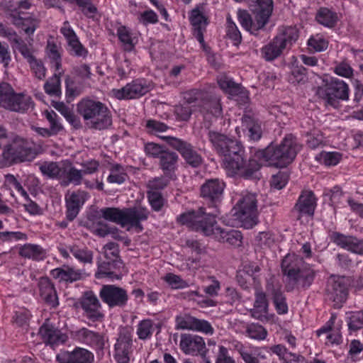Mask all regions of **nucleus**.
Here are the masks:
<instances>
[{"instance_id":"obj_1","label":"nucleus","mask_w":363,"mask_h":363,"mask_svg":"<svg viewBox=\"0 0 363 363\" xmlns=\"http://www.w3.org/2000/svg\"><path fill=\"white\" fill-rule=\"evenodd\" d=\"M300 149L296 138L289 135L279 145L271 144L265 149L258 150L256 156L269 166L283 168L292 162Z\"/></svg>"},{"instance_id":"obj_2","label":"nucleus","mask_w":363,"mask_h":363,"mask_svg":"<svg viewBox=\"0 0 363 363\" xmlns=\"http://www.w3.org/2000/svg\"><path fill=\"white\" fill-rule=\"evenodd\" d=\"M76 110L90 128L101 130L112 125L111 112L100 101L84 98L77 104Z\"/></svg>"},{"instance_id":"obj_3","label":"nucleus","mask_w":363,"mask_h":363,"mask_svg":"<svg viewBox=\"0 0 363 363\" xmlns=\"http://www.w3.org/2000/svg\"><path fill=\"white\" fill-rule=\"evenodd\" d=\"M302 259L293 255H286L282 260L281 269L286 277L287 291H291L294 287L307 289L313 283L315 272L311 268H301L299 264Z\"/></svg>"},{"instance_id":"obj_4","label":"nucleus","mask_w":363,"mask_h":363,"mask_svg":"<svg viewBox=\"0 0 363 363\" xmlns=\"http://www.w3.org/2000/svg\"><path fill=\"white\" fill-rule=\"evenodd\" d=\"M149 213V211L141 206L123 209L107 207L100 210V216L105 220L117 223L122 227L129 225L135 228L138 232L143 230L140 223L148 218Z\"/></svg>"},{"instance_id":"obj_5","label":"nucleus","mask_w":363,"mask_h":363,"mask_svg":"<svg viewBox=\"0 0 363 363\" xmlns=\"http://www.w3.org/2000/svg\"><path fill=\"white\" fill-rule=\"evenodd\" d=\"M37 154L27 140L18 135H13L4 147L0 157V167L32 161Z\"/></svg>"},{"instance_id":"obj_6","label":"nucleus","mask_w":363,"mask_h":363,"mask_svg":"<svg viewBox=\"0 0 363 363\" xmlns=\"http://www.w3.org/2000/svg\"><path fill=\"white\" fill-rule=\"evenodd\" d=\"M218 213V209L213 208V211L207 213L203 207H200L197 210L182 213L177 218V221L206 236L213 235L218 228L216 220Z\"/></svg>"},{"instance_id":"obj_7","label":"nucleus","mask_w":363,"mask_h":363,"mask_svg":"<svg viewBox=\"0 0 363 363\" xmlns=\"http://www.w3.org/2000/svg\"><path fill=\"white\" fill-rule=\"evenodd\" d=\"M231 213L245 228H253L258 222L257 195L250 192L242 193Z\"/></svg>"},{"instance_id":"obj_8","label":"nucleus","mask_w":363,"mask_h":363,"mask_svg":"<svg viewBox=\"0 0 363 363\" xmlns=\"http://www.w3.org/2000/svg\"><path fill=\"white\" fill-rule=\"evenodd\" d=\"M33 106L32 99L23 93H17L7 82L0 83V106L9 111L25 113Z\"/></svg>"},{"instance_id":"obj_9","label":"nucleus","mask_w":363,"mask_h":363,"mask_svg":"<svg viewBox=\"0 0 363 363\" xmlns=\"http://www.w3.org/2000/svg\"><path fill=\"white\" fill-rule=\"evenodd\" d=\"M349 86L344 81L333 79L325 86L318 87L316 94L327 104L337 108L340 101L349 99Z\"/></svg>"},{"instance_id":"obj_10","label":"nucleus","mask_w":363,"mask_h":363,"mask_svg":"<svg viewBox=\"0 0 363 363\" xmlns=\"http://www.w3.org/2000/svg\"><path fill=\"white\" fill-rule=\"evenodd\" d=\"M160 138L172 148L177 150L186 163L191 167L196 168L201 165L203 158L191 143L178 138L169 135H160Z\"/></svg>"},{"instance_id":"obj_11","label":"nucleus","mask_w":363,"mask_h":363,"mask_svg":"<svg viewBox=\"0 0 363 363\" xmlns=\"http://www.w3.org/2000/svg\"><path fill=\"white\" fill-rule=\"evenodd\" d=\"M207 137L214 150L223 157L229 155L231 152H236L240 142L218 131L209 129L207 126Z\"/></svg>"},{"instance_id":"obj_12","label":"nucleus","mask_w":363,"mask_h":363,"mask_svg":"<svg viewBox=\"0 0 363 363\" xmlns=\"http://www.w3.org/2000/svg\"><path fill=\"white\" fill-rule=\"evenodd\" d=\"M99 297L109 308H123L128 301L127 291L114 284H104L100 289Z\"/></svg>"},{"instance_id":"obj_13","label":"nucleus","mask_w":363,"mask_h":363,"mask_svg":"<svg viewBox=\"0 0 363 363\" xmlns=\"http://www.w3.org/2000/svg\"><path fill=\"white\" fill-rule=\"evenodd\" d=\"M225 184L219 179H208L201 186V196L209 207L218 209L220 203Z\"/></svg>"},{"instance_id":"obj_14","label":"nucleus","mask_w":363,"mask_h":363,"mask_svg":"<svg viewBox=\"0 0 363 363\" xmlns=\"http://www.w3.org/2000/svg\"><path fill=\"white\" fill-rule=\"evenodd\" d=\"M150 91V86L145 82L133 81L120 89H113L114 96L118 99H132L139 98Z\"/></svg>"},{"instance_id":"obj_15","label":"nucleus","mask_w":363,"mask_h":363,"mask_svg":"<svg viewBox=\"0 0 363 363\" xmlns=\"http://www.w3.org/2000/svg\"><path fill=\"white\" fill-rule=\"evenodd\" d=\"M80 305L88 319L98 321L104 318V314L100 311L101 303L93 291H89L84 293Z\"/></svg>"},{"instance_id":"obj_16","label":"nucleus","mask_w":363,"mask_h":363,"mask_svg":"<svg viewBox=\"0 0 363 363\" xmlns=\"http://www.w3.org/2000/svg\"><path fill=\"white\" fill-rule=\"evenodd\" d=\"M348 290L342 279H332L327 287L328 298L333 303V307L340 308L347 300Z\"/></svg>"},{"instance_id":"obj_17","label":"nucleus","mask_w":363,"mask_h":363,"mask_svg":"<svg viewBox=\"0 0 363 363\" xmlns=\"http://www.w3.org/2000/svg\"><path fill=\"white\" fill-rule=\"evenodd\" d=\"M30 7L31 4L28 1H20L18 9L15 11L14 13L11 15L13 18V23L17 26H24V31L28 35L33 34L38 26V21L35 18L22 16L23 14V11L30 9Z\"/></svg>"},{"instance_id":"obj_18","label":"nucleus","mask_w":363,"mask_h":363,"mask_svg":"<svg viewBox=\"0 0 363 363\" xmlns=\"http://www.w3.org/2000/svg\"><path fill=\"white\" fill-rule=\"evenodd\" d=\"M58 363H92L94 354L89 350L77 347L73 351H61L56 356Z\"/></svg>"},{"instance_id":"obj_19","label":"nucleus","mask_w":363,"mask_h":363,"mask_svg":"<svg viewBox=\"0 0 363 363\" xmlns=\"http://www.w3.org/2000/svg\"><path fill=\"white\" fill-rule=\"evenodd\" d=\"M176 320L177 326L180 329L199 331L211 335L214 332L209 322L205 320L198 319L189 315H186L183 317H177Z\"/></svg>"},{"instance_id":"obj_20","label":"nucleus","mask_w":363,"mask_h":363,"mask_svg":"<svg viewBox=\"0 0 363 363\" xmlns=\"http://www.w3.org/2000/svg\"><path fill=\"white\" fill-rule=\"evenodd\" d=\"M240 128L244 132H247V135L252 140H258L262 137L261 122L251 111H245L241 118Z\"/></svg>"},{"instance_id":"obj_21","label":"nucleus","mask_w":363,"mask_h":363,"mask_svg":"<svg viewBox=\"0 0 363 363\" xmlns=\"http://www.w3.org/2000/svg\"><path fill=\"white\" fill-rule=\"evenodd\" d=\"M132 350L130 333L126 330L121 331L115 345V357L118 363H128Z\"/></svg>"},{"instance_id":"obj_22","label":"nucleus","mask_w":363,"mask_h":363,"mask_svg":"<svg viewBox=\"0 0 363 363\" xmlns=\"http://www.w3.org/2000/svg\"><path fill=\"white\" fill-rule=\"evenodd\" d=\"M72 336L74 340L96 349H102L104 345V340L101 334L86 328L72 332Z\"/></svg>"},{"instance_id":"obj_23","label":"nucleus","mask_w":363,"mask_h":363,"mask_svg":"<svg viewBox=\"0 0 363 363\" xmlns=\"http://www.w3.org/2000/svg\"><path fill=\"white\" fill-rule=\"evenodd\" d=\"M180 347L186 354L203 353L206 350V344L203 339L198 335L184 334L181 336Z\"/></svg>"},{"instance_id":"obj_24","label":"nucleus","mask_w":363,"mask_h":363,"mask_svg":"<svg viewBox=\"0 0 363 363\" xmlns=\"http://www.w3.org/2000/svg\"><path fill=\"white\" fill-rule=\"evenodd\" d=\"M122 267L123 262L121 259L113 260L107 259L99 264L96 277L98 279L108 278L111 279H120L121 274H119V271Z\"/></svg>"},{"instance_id":"obj_25","label":"nucleus","mask_w":363,"mask_h":363,"mask_svg":"<svg viewBox=\"0 0 363 363\" xmlns=\"http://www.w3.org/2000/svg\"><path fill=\"white\" fill-rule=\"evenodd\" d=\"M245 159V150L241 145L238 146V150L236 152H231L229 155L224 157L223 160V167L225 169L228 175L230 177L236 176L238 172L240 170Z\"/></svg>"},{"instance_id":"obj_26","label":"nucleus","mask_w":363,"mask_h":363,"mask_svg":"<svg viewBox=\"0 0 363 363\" xmlns=\"http://www.w3.org/2000/svg\"><path fill=\"white\" fill-rule=\"evenodd\" d=\"M82 179V172L80 169H77L68 160L62 161V173L60 182L61 186L65 187L69 184L77 186L81 184Z\"/></svg>"},{"instance_id":"obj_27","label":"nucleus","mask_w":363,"mask_h":363,"mask_svg":"<svg viewBox=\"0 0 363 363\" xmlns=\"http://www.w3.org/2000/svg\"><path fill=\"white\" fill-rule=\"evenodd\" d=\"M316 206V199L311 191H303L300 195L294 211L303 215L313 216Z\"/></svg>"},{"instance_id":"obj_28","label":"nucleus","mask_w":363,"mask_h":363,"mask_svg":"<svg viewBox=\"0 0 363 363\" xmlns=\"http://www.w3.org/2000/svg\"><path fill=\"white\" fill-rule=\"evenodd\" d=\"M269 302L266 292L262 288L256 287L254 307L250 310L251 315L257 320H263L267 318Z\"/></svg>"},{"instance_id":"obj_29","label":"nucleus","mask_w":363,"mask_h":363,"mask_svg":"<svg viewBox=\"0 0 363 363\" xmlns=\"http://www.w3.org/2000/svg\"><path fill=\"white\" fill-rule=\"evenodd\" d=\"M274 38L285 50H289L298 40L299 31L296 26H281Z\"/></svg>"},{"instance_id":"obj_30","label":"nucleus","mask_w":363,"mask_h":363,"mask_svg":"<svg viewBox=\"0 0 363 363\" xmlns=\"http://www.w3.org/2000/svg\"><path fill=\"white\" fill-rule=\"evenodd\" d=\"M40 295L47 304L52 308L59 305L58 297L53 284L48 277H43L38 283Z\"/></svg>"},{"instance_id":"obj_31","label":"nucleus","mask_w":363,"mask_h":363,"mask_svg":"<svg viewBox=\"0 0 363 363\" xmlns=\"http://www.w3.org/2000/svg\"><path fill=\"white\" fill-rule=\"evenodd\" d=\"M191 25L194 29V35L199 43H203V31L207 25V18L202 14L199 8L194 9L189 17Z\"/></svg>"},{"instance_id":"obj_32","label":"nucleus","mask_w":363,"mask_h":363,"mask_svg":"<svg viewBox=\"0 0 363 363\" xmlns=\"http://www.w3.org/2000/svg\"><path fill=\"white\" fill-rule=\"evenodd\" d=\"M218 241L227 242L233 246H240L242 243V236L239 230H225L220 227L216 229L213 235Z\"/></svg>"},{"instance_id":"obj_33","label":"nucleus","mask_w":363,"mask_h":363,"mask_svg":"<svg viewBox=\"0 0 363 363\" xmlns=\"http://www.w3.org/2000/svg\"><path fill=\"white\" fill-rule=\"evenodd\" d=\"M160 160V167L164 172L166 177L172 178V174L177 167L179 160L178 155L166 149Z\"/></svg>"},{"instance_id":"obj_34","label":"nucleus","mask_w":363,"mask_h":363,"mask_svg":"<svg viewBox=\"0 0 363 363\" xmlns=\"http://www.w3.org/2000/svg\"><path fill=\"white\" fill-rule=\"evenodd\" d=\"M284 50V47L274 38L261 48L260 52L262 57L266 61L271 62L279 57Z\"/></svg>"},{"instance_id":"obj_35","label":"nucleus","mask_w":363,"mask_h":363,"mask_svg":"<svg viewBox=\"0 0 363 363\" xmlns=\"http://www.w3.org/2000/svg\"><path fill=\"white\" fill-rule=\"evenodd\" d=\"M39 169L44 177L60 182L62 173V162H44L40 164Z\"/></svg>"},{"instance_id":"obj_36","label":"nucleus","mask_w":363,"mask_h":363,"mask_svg":"<svg viewBox=\"0 0 363 363\" xmlns=\"http://www.w3.org/2000/svg\"><path fill=\"white\" fill-rule=\"evenodd\" d=\"M55 278L61 281L74 282L80 280L82 277V271L72 267L57 268L52 271Z\"/></svg>"},{"instance_id":"obj_37","label":"nucleus","mask_w":363,"mask_h":363,"mask_svg":"<svg viewBox=\"0 0 363 363\" xmlns=\"http://www.w3.org/2000/svg\"><path fill=\"white\" fill-rule=\"evenodd\" d=\"M201 112H206L216 118L221 114L222 108L220 101L217 97L206 94L202 101Z\"/></svg>"},{"instance_id":"obj_38","label":"nucleus","mask_w":363,"mask_h":363,"mask_svg":"<svg viewBox=\"0 0 363 363\" xmlns=\"http://www.w3.org/2000/svg\"><path fill=\"white\" fill-rule=\"evenodd\" d=\"M117 35L125 51L130 52L134 49L137 40L128 27L124 26H119L117 28Z\"/></svg>"},{"instance_id":"obj_39","label":"nucleus","mask_w":363,"mask_h":363,"mask_svg":"<svg viewBox=\"0 0 363 363\" xmlns=\"http://www.w3.org/2000/svg\"><path fill=\"white\" fill-rule=\"evenodd\" d=\"M336 316L335 315H332L326 325L317 331V335L319 337L323 334L327 333L326 339L331 344H339L342 340L340 333L338 330H332V326L333 325Z\"/></svg>"},{"instance_id":"obj_40","label":"nucleus","mask_w":363,"mask_h":363,"mask_svg":"<svg viewBox=\"0 0 363 363\" xmlns=\"http://www.w3.org/2000/svg\"><path fill=\"white\" fill-rule=\"evenodd\" d=\"M39 333L43 341L47 344L55 345L58 344L60 342H64V340H62L60 331L52 326H50L48 325H42L40 328Z\"/></svg>"},{"instance_id":"obj_41","label":"nucleus","mask_w":363,"mask_h":363,"mask_svg":"<svg viewBox=\"0 0 363 363\" xmlns=\"http://www.w3.org/2000/svg\"><path fill=\"white\" fill-rule=\"evenodd\" d=\"M68 249L79 262L83 264H92L94 252L86 247H82L74 244L69 245Z\"/></svg>"},{"instance_id":"obj_42","label":"nucleus","mask_w":363,"mask_h":363,"mask_svg":"<svg viewBox=\"0 0 363 363\" xmlns=\"http://www.w3.org/2000/svg\"><path fill=\"white\" fill-rule=\"evenodd\" d=\"M331 240L341 248L353 252L355 245L356 237L346 235L338 232H333L330 235Z\"/></svg>"},{"instance_id":"obj_43","label":"nucleus","mask_w":363,"mask_h":363,"mask_svg":"<svg viewBox=\"0 0 363 363\" xmlns=\"http://www.w3.org/2000/svg\"><path fill=\"white\" fill-rule=\"evenodd\" d=\"M243 163L236 175L246 179L253 178L259 169L260 164L255 159L246 160L245 158Z\"/></svg>"},{"instance_id":"obj_44","label":"nucleus","mask_w":363,"mask_h":363,"mask_svg":"<svg viewBox=\"0 0 363 363\" xmlns=\"http://www.w3.org/2000/svg\"><path fill=\"white\" fill-rule=\"evenodd\" d=\"M67 218L72 221L73 220L79 213V209L83 204V201L79 195L77 194H72L66 202Z\"/></svg>"},{"instance_id":"obj_45","label":"nucleus","mask_w":363,"mask_h":363,"mask_svg":"<svg viewBox=\"0 0 363 363\" xmlns=\"http://www.w3.org/2000/svg\"><path fill=\"white\" fill-rule=\"evenodd\" d=\"M218 84L220 89L233 96L238 95L242 91V87L239 84L225 75H220L218 77Z\"/></svg>"},{"instance_id":"obj_46","label":"nucleus","mask_w":363,"mask_h":363,"mask_svg":"<svg viewBox=\"0 0 363 363\" xmlns=\"http://www.w3.org/2000/svg\"><path fill=\"white\" fill-rule=\"evenodd\" d=\"M46 52L50 60L51 66L55 69V71L61 69L62 59L60 48L55 43L48 41L46 47Z\"/></svg>"},{"instance_id":"obj_47","label":"nucleus","mask_w":363,"mask_h":363,"mask_svg":"<svg viewBox=\"0 0 363 363\" xmlns=\"http://www.w3.org/2000/svg\"><path fill=\"white\" fill-rule=\"evenodd\" d=\"M63 74V71L60 69L55 71V74L50 77L44 85L45 93L50 96H59L60 91V77Z\"/></svg>"},{"instance_id":"obj_48","label":"nucleus","mask_w":363,"mask_h":363,"mask_svg":"<svg viewBox=\"0 0 363 363\" xmlns=\"http://www.w3.org/2000/svg\"><path fill=\"white\" fill-rule=\"evenodd\" d=\"M315 18L319 23L328 28L334 27L337 21V13L327 8H321Z\"/></svg>"},{"instance_id":"obj_49","label":"nucleus","mask_w":363,"mask_h":363,"mask_svg":"<svg viewBox=\"0 0 363 363\" xmlns=\"http://www.w3.org/2000/svg\"><path fill=\"white\" fill-rule=\"evenodd\" d=\"M19 254L26 258L35 260L42 259L43 258V250L37 245L28 244L21 247Z\"/></svg>"},{"instance_id":"obj_50","label":"nucleus","mask_w":363,"mask_h":363,"mask_svg":"<svg viewBox=\"0 0 363 363\" xmlns=\"http://www.w3.org/2000/svg\"><path fill=\"white\" fill-rule=\"evenodd\" d=\"M154 330L155 324L152 320L146 319L139 323L137 328V335L139 339L146 340L150 338Z\"/></svg>"},{"instance_id":"obj_51","label":"nucleus","mask_w":363,"mask_h":363,"mask_svg":"<svg viewBox=\"0 0 363 363\" xmlns=\"http://www.w3.org/2000/svg\"><path fill=\"white\" fill-rule=\"evenodd\" d=\"M246 335L255 340H264L267 337V330L260 325L256 323H251L247 325Z\"/></svg>"},{"instance_id":"obj_52","label":"nucleus","mask_w":363,"mask_h":363,"mask_svg":"<svg viewBox=\"0 0 363 363\" xmlns=\"http://www.w3.org/2000/svg\"><path fill=\"white\" fill-rule=\"evenodd\" d=\"M307 80V72L303 66H294L289 76V82L292 84L304 83Z\"/></svg>"},{"instance_id":"obj_53","label":"nucleus","mask_w":363,"mask_h":363,"mask_svg":"<svg viewBox=\"0 0 363 363\" xmlns=\"http://www.w3.org/2000/svg\"><path fill=\"white\" fill-rule=\"evenodd\" d=\"M341 158L342 155L337 152H322L316 156L317 160L327 166L336 165Z\"/></svg>"},{"instance_id":"obj_54","label":"nucleus","mask_w":363,"mask_h":363,"mask_svg":"<svg viewBox=\"0 0 363 363\" xmlns=\"http://www.w3.org/2000/svg\"><path fill=\"white\" fill-rule=\"evenodd\" d=\"M266 291L272 298L283 294L279 280L274 276L268 278L266 281Z\"/></svg>"},{"instance_id":"obj_55","label":"nucleus","mask_w":363,"mask_h":363,"mask_svg":"<svg viewBox=\"0 0 363 363\" xmlns=\"http://www.w3.org/2000/svg\"><path fill=\"white\" fill-rule=\"evenodd\" d=\"M347 325L349 330L353 331L363 328V311L350 313L348 316Z\"/></svg>"},{"instance_id":"obj_56","label":"nucleus","mask_w":363,"mask_h":363,"mask_svg":"<svg viewBox=\"0 0 363 363\" xmlns=\"http://www.w3.org/2000/svg\"><path fill=\"white\" fill-rule=\"evenodd\" d=\"M126 174L123 172V167L120 164H115L111 169V174L108 177L109 183L121 184L125 180Z\"/></svg>"},{"instance_id":"obj_57","label":"nucleus","mask_w":363,"mask_h":363,"mask_svg":"<svg viewBox=\"0 0 363 363\" xmlns=\"http://www.w3.org/2000/svg\"><path fill=\"white\" fill-rule=\"evenodd\" d=\"M69 52L77 57H86L88 51L79 42L78 37L67 42Z\"/></svg>"},{"instance_id":"obj_58","label":"nucleus","mask_w":363,"mask_h":363,"mask_svg":"<svg viewBox=\"0 0 363 363\" xmlns=\"http://www.w3.org/2000/svg\"><path fill=\"white\" fill-rule=\"evenodd\" d=\"M308 45L315 52H322L328 48V42L323 36L316 35L308 39Z\"/></svg>"},{"instance_id":"obj_59","label":"nucleus","mask_w":363,"mask_h":363,"mask_svg":"<svg viewBox=\"0 0 363 363\" xmlns=\"http://www.w3.org/2000/svg\"><path fill=\"white\" fill-rule=\"evenodd\" d=\"M164 280L172 289H184L189 286L188 283L182 279L181 277L172 273H168L164 277Z\"/></svg>"},{"instance_id":"obj_60","label":"nucleus","mask_w":363,"mask_h":363,"mask_svg":"<svg viewBox=\"0 0 363 363\" xmlns=\"http://www.w3.org/2000/svg\"><path fill=\"white\" fill-rule=\"evenodd\" d=\"M227 21V35L233 41H234L235 45H238L242 40L240 32L230 18H228Z\"/></svg>"},{"instance_id":"obj_61","label":"nucleus","mask_w":363,"mask_h":363,"mask_svg":"<svg viewBox=\"0 0 363 363\" xmlns=\"http://www.w3.org/2000/svg\"><path fill=\"white\" fill-rule=\"evenodd\" d=\"M14 42L17 45V49L21 54L26 58L28 63L35 60V57L33 55L32 50L27 46V45L19 38H15Z\"/></svg>"},{"instance_id":"obj_62","label":"nucleus","mask_w":363,"mask_h":363,"mask_svg":"<svg viewBox=\"0 0 363 363\" xmlns=\"http://www.w3.org/2000/svg\"><path fill=\"white\" fill-rule=\"evenodd\" d=\"M206 94V93H203L198 89H192L186 91L184 95V104L190 106V104L195 103L199 100H201L202 102Z\"/></svg>"},{"instance_id":"obj_63","label":"nucleus","mask_w":363,"mask_h":363,"mask_svg":"<svg viewBox=\"0 0 363 363\" xmlns=\"http://www.w3.org/2000/svg\"><path fill=\"white\" fill-rule=\"evenodd\" d=\"M148 200L152 209L155 211H160L164 205L163 198L161 194L158 191H149Z\"/></svg>"},{"instance_id":"obj_64","label":"nucleus","mask_w":363,"mask_h":363,"mask_svg":"<svg viewBox=\"0 0 363 363\" xmlns=\"http://www.w3.org/2000/svg\"><path fill=\"white\" fill-rule=\"evenodd\" d=\"M104 256L106 259L113 260L120 259L119 247L117 243L113 242H108L104 245Z\"/></svg>"}]
</instances>
